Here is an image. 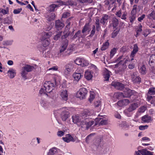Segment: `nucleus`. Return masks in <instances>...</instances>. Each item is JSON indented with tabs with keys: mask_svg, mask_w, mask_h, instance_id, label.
<instances>
[{
	"mask_svg": "<svg viewBox=\"0 0 155 155\" xmlns=\"http://www.w3.org/2000/svg\"><path fill=\"white\" fill-rule=\"evenodd\" d=\"M73 122L78 125L81 126V127L85 129H87L90 126L95 123L93 121H90L88 118H85L82 115H75L72 116Z\"/></svg>",
	"mask_w": 155,
	"mask_h": 155,
	"instance_id": "obj_1",
	"label": "nucleus"
},
{
	"mask_svg": "<svg viewBox=\"0 0 155 155\" xmlns=\"http://www.w3.org/2000/svg\"><path fill=\"white\" fill-rule=\"evenodd\" d=\"M133 91L128 88H126L123 93L119 92L115 93L114 95L117 98H119V97H129L133 93Z\"/></svg>",
	"mask_w": 155,
	"mask_h": 155,
	"instance_id": "obj_2",
	"label": "nucleus"
},
{
	"mask_svg": "<svg viewBox=\"0 0 155 155\" xmlns=\"http://www.w3.org/2000/svg\"><path fill=\"white\" fill-rule=\"evenodd\" d=\"M56 84H54L51 82L46 81L44 84V87L47 93L52 94L54 93V89Z\"/></svg>",
	"mask_w": 155,
	"mask_h": 155,
	"instance_id": "obj_3",
	"label": "nucleus"
},
{
	"mask_svg": "<svg viewBox=\"0 0 155 155\" xmlns=\"http://www.w3.org/2000/svg\"><path fill=\"white\" fill-rule=\"evenodd\" d=\"M87 93L88 91L86 88H82L77 92L76 97L81 99H84L85 98Z\"/></svg>",
	"mask_w": 155,
	"mask_h": 155,
	"instance_id": "obj_4",
	"label": "nucleus"
},
{
	"mask_svg": "<svg viewBox=\"0 0 155 155\" xmlns=\"http://www.w3.org/2000/svg\"><path fill=\"white\" fill-rule=\"evenodd\" d=\"M132 81L134 83H140L141 82V78L137 71L132 73L131 75Z\"/></svg>",
	"mask_w": 155,
	"mask_h": 155,
	"instance_id": "obj_5",
	"label": "nucleus"
},
{
	"mask_svg": "<svg viewBox=\"0 0 155 155\" xmlns=\"http://www.w3.org/2000/svg\"><path fill=\"white\" fill-rule=\"evenodd\" d=\"M73 68V63H69L67 64L65 66V70L64 73L66 75H68L71 72Z\"/></svg>",
	"mask_w": 155,
	"mask_h": 155,
	"instance_id": "obj_6",
	"label": "nucleus"
},
{
	"mask_svg": "<svg viewBox=\"0 0 155 155\" xmlns=\"http://www.w3.org/2000/svg\"><path fill=\"white\" fill-rule=\"evenodd\" d=\"M60 95L62 100L67 101L68 95L67 90L66 89L63 88L60 91Z\"/></svg>",
	"mask_w": 155,
	"mask_h": 155,
	"instance_id": "obj_7",
	"label": "nucleus"
},
{
	"mask_svg": "<svg viewBox=\"0 0 155 155\" xmlns=\"http://www.w3.org/2000/svg\"><path fill=\"white\" fill-rule=\"evenodd\" d=\"M137 5H134V8L131 11V15L130 17V21L132 23L135 20L136 16Z\"/></svg>",
	"mask_w": 155,
	"mask_h": 155,
	"instance_id": "obj_8",
	"label": "nucleus"
},
{
	"mask_svg": "<svg viewBox=\"0 0 155 155\" xmlns=\"http://www.w3.org/2000/svg\"><path fill=\"white\" fill-rule=\"evenodd\" d=\"M94 110L86 109L84 110L82 113V115L84 117H85L86 118H87V117L94 115Z\"/></svg>",
	"mask_w": 155,
	"mask_h": 155,
	"instance_id": "obj_9",
	"label": "nucleus"
},
{
	"mask_svg": "<svg viewBox=\"0 0 155 155\" xmlns=\"http://www.w3.org/2000/svg\"><path fill=\"white\" fill-rule=\"evenodd\" d=\"M84 71L82 69H81L79 72H75L73 75V77L74 79L77 81H78L80 78L82 77L83 76V73Z\"/></svg>",
	"mask_w": 155,
	"mask_h": 155,
	"instance_id": "obj_10",
	"label": "nucleus"
},
{
	"mask_svg": "<svg viewBox=\"0 0 155 155\" xmlns=\"http://www.w3.org/2000/svg\"><path fill=\"white\" fill-rule=\"evenodd\" d=\"M45 16L47 20L49 21L54 20L56 17V15L54 13L50 12L46 13Z\"/></svg>",
	"mask_w": 155,
	"mask_h": 155,
	"instance_id": "obj_11",
	"label": "nucleus"
},
{
	"mask_svg": "<svg viewBox=\"0 0 155 155\" xmlns=\"http://www.w3.org/2000/svg\"><path fill=\"white\" fill-rule=\"evenodd\" d=\"M111 85L115 88L120 90H122L124 87V85L123 84L117 82H112Z\"/></svg>",
	"mask_w": 155,
	"mask_h": 155,
	"instance_id": "obj_12",
	"label": "nucleus"
},
{
	"mask_svg": "<svg viewBox=\"0 0 155 155\" xmlns=\"http://www.w3.org/2000/svg\"><path fill=\"white\" fill-rule=\"evenodd\" d=\"M55 25L56 28L58 30L61 29L64 26V23L59 20L55 21Z\"/></svg>",
	"mask_w": 155,
	"mask_h": 155,
	"instance_id": "obj_13",
	"label": "nucleus"
},
{
	"mask_svg": "<svg viewBox=\"0 0 155 155\" xmlns=\"http://www.w3.org/2000/svg\"><path fill=\"white\" fill-rule=\"evenodd\" d=\"M138 104L137 103H134L130 105L129 107L128 108L127 110L124 111V112H126L127 111L131 112L135 110L137 107H138Z\"/></svg>",
	"mask_w": 155,
	"mask_h": 155,
	"instance_id": "obj_14",
	"label": "nucleus"
},
{
	"mask_svg": "<svg viewBox=\"0 0 155 155\" xmlns=\"http://www.w3.org/2000/svg\"><path fill=\"white\" fill-rule=\"evenodd\" d=\"M129 101L127 99L120 100L117 103V105L120 107L125 106L129 103Z\"/></svg>",
	"mask_w": 155,
	"mask_h": 155,
	"instance_id": "obj_15",
	"label": "nucleus"
},
{
	"mask_svg": "<svg viewBox=\"0 0 155 155\" xmlns=\"http://www.w3.org/2000/svg\"><path fill=\"white\" fill-rule=\"evenodd\" d=\"M141 120L143 122L147 123H150L152 120L151 117L148 115H146L143 116Z\"/></svg>",
	"mask_w": 155,
	"mask_h": 155,
	"instance_id": "obj_16",
	"label": "nucleus"
},
{
	"mask_svg": "<svg viewBox=\"0 0 155 155\" xmlns=\"http://www.w3.org/2000/svg\"><path fill=\"white\" fill-rule=\"evenodd\" d=\"M69 117V113L66 110H63L61 115V117L62 120L65 121Z\"/></svg>",
	"mask_w": 155,
	"mask_h": 155,
	"instance_id": "obj_17",
	"label": "nucleus"
},
{
	"mask_svg": "<svg viewBox=\"0 0 155 155\" xmlns=\"http://www.w3.org/2000/svg\"><path fill=\"white\" fill-rule=\"evenodd\" d=\"M68 45V42L66 40L63 42L60 48V52L61 53L64 51L67 48Z\"/></svg>",
	"mask_w": 155,
	"mask_h": 155,
	"instance_id": "obj_18",
	"label": "nucleus"
},
{
	"mask_svg": "<svg viewBox=\"0 0 155 155\" xmlns=\"http://www.w3.org/2000/svg\"><path fill=\"white\" fill-rule=\"evenodd\" d=\"M109 18V17L107 15H104L100 20L101 23L103 25H105V24L108 22V20Z\"/></svg>",
	"mask_w": 155,
	"mask_h": 155,
	"instance_id": "obj_19",
	"label": "nucleus"
},
{
	"mask_svg": "<svg viewBox=\"0 0 155 155\" xmlns=\"http://www.w3.org/2000/svg\"><path fill=\"white\" fill-rule=\"evenodd\" d=\"M63 140L65 142L69 143L70 141H74L73 138L70 134H68L66 135L65 137L62 138Z\"/></svg>",
	"mask_w": 155,
	"mask_h": 155,
	"instance_id": "obj_20",
	"label": "nucleus"
},
{
	"mask_svg": "<svg viewBox=\"0 0 155 155\" xmlns=\"http://www.w3.org/2000/svg\"><path fill=\"white\" fill-rule=\"evenodd\" d=\"M58 149L54 147L50 149L47 153V155H54L58 152Z\"/></svg>",
	"mask_w": 155,
	"mask_h": 155,
	"instance_id": "obj_21",
	"label": "nucleus"
},
{
	"mask_svg": "<svg viewBox=\"0 0 155 155\" xmlns=\"http://www.w3.org/2000/svg\"><path fill=\"white\" fill-rule=\"evenodd\" d=\"M119 127L124 130H127L129 127V125L125 121L122 122L119 124Z\"/></svg>",
	"mask_w": 155,
	"mask_h": 155,
	"instance_id": "obj_22",
	"label": "nucleus"
},
{
	"mask_svg": "<svg viewBox=\"0 0 155 155\" xmlns=\"http://www.w3.org/2000/svg\"><path fill=\"white\" fill-rule=\"evenodd\" d=\"M100 121L99 124L101 125H105L107 123V121L106 120H104L103 119L101 118H96L95 119L96 123L97 122V123H98Z\"/></svg>",
	"mask_w": 155,
	"mask_h": 155,
	"instance_id": "obj_23",
	"label": "nucleus"
},
{
	"mask_svg": "<svg viewBox=\"0 0 155 155\" xmlns=\"http://www.w3.org/2000/svg\"><path fill=\"white\" fill-rule=\"evenodd\" d=\"M138 50V47L137 44L134 45L133 49L130 54V57L133 58Z\"/></svg>",
	"mask_w": 155,
	"mask_h": 155,
	"instance_id": "obj_24",
	"label": "nucleus"
},
{
	"mask_svg": "<svg viewBox=\"0 0 155 155\" xmlns=\"http://www.w3.org/2000/svg\"><path fill=\"white\" fill-rule=\"evenodd\" d=\"M9 77L11 78H14L16 74V72L15 70L13 69L9 70L7 72Z\"/></svg>",
	"mask_w": 155,
	"mask_h": 155,
	"instance_id": "obj_25",
	"label": "nucleus"
},
{
	"mask_svg": "<svg viewBox=\"0 0 155 155\" xmlns=\"http://www.w3.org/2000/svg\"><path fill=\"white\" fill-rule=\"evenodd\" d=\"M84 76L85 78L88 80H91L93 77L92 73L91 71L89 70L85 72Z\"/></svg>",
	"mask_w": 155,
	"mask_h": 155,
	"instance_id": "obj_26",
	"label": "nucleus"
},
{
	"mask_svg": "<svg viewBox=\"0 0 155 155\" xmlns=\"http://www.w3.org/2000/svg\"><path fill=\"white\" fill-rule=\"evenodd\" d=\"M42 45L43 47H46L48 46L50 43L49 38L45 39L43 37L42 38Z\"/></svg>",
	"mask_w": 155,
	"mask_h": 155,
	"instance_id": "obj_27",
	"label": "nucleus"
},
{
	"mask_svg": "<svg viewBox=\"0 0 155 155\" xmlns=\"http://www.w3.org/2000/svg\"><path fill=\"white\" fill-rule=\"evenodd\" d=\"M140 153L142 155H153V152L148 151L146 149L140 150Z\"/></svg>",
	"mask_w": 155,
	"mask_h": 155,
	"instance_id": "obj_28",
	"label": "nucleus"
},
{
	"mask_svg": "<svg viewBox=\"0 0 155 155\" xmlns=\"http://www.w3.org/2000/svg\"><path fill=\"white\" fill-rule=\"evenodd\" d=\"M110 73L111 72L110 71L106 69L104 74L105 81H107L108 80Z\"/></svg>",
	"mask_w": 155,
	"mask_h": 155,
	"instance_id": "obj_29",
	"label": "nucleus"
},
{
	"mask_svg": "<svg viewBox=\"0 0 155 155\" xmlns=\"http://www.w3.org/2000/svg\"><path fill=\"white\" fill-rule=\"evenodd\" d=\"M22 68L28 72H31L34 69L33 66L28 64L25 65Z\"/></svg>",
	"mask_w": 155,
	"mask_h": 155,
	"instance_id": "obj_30",
	"label": "nucleus"
},
{
	"mask_svg": "<svg viewBox=\"0 0 155 155\" xmlns=\"http://www.w3.org/2000/svg\"><path fill=\"white\" fill-rule=\"evenodd\" d=\"M59 7V5L54 4L50 5L48 8V12H51L54 11L55 8Z\"/></svg>",
	"mask_w": 155,
	"mask_h": 155,
	"instance_id": "obj_31",
	"label": "nucleus"
},
{
	"mask_svg": "<svg viewBox=\"0 0 155 155\" xmlns=\"http://www.w3.org/2000/svg\"><path fill=\"white\" fill-rule=\"evenodd\" d=\"M112 22V25L114 28H116L118 25V20L116 18H113Z\"/></svg>",
	"mask_w": 155,
	"mask_h": 155,
	"instance_id": "obj_32",
	"label": "nucleus"
},
{
	"mask_svg": "<svg viewBox=\"0 0 155 155\" xmlns=\"http://www.w3.org/2000/svg\"><path fill=\"white\" fill-rule=\"evenodd\" d=\"M125 59L124 58H123V56H121L119 57L117 59V61H118L119 62L116 65V66H118L120 64H124V61L123 60Z\"/></svg>",
	"mask_w": 155,
	"mask_h": 155,
	"instance_id": "obj_33",
	"label": "nucleus"
},
{
	"mask_svg": "<svg viewBox=\"0 0 155 155\" xmlns=\"http://www.w3.org/2000/svg\"><path fill=\"white\" fill-rule=\"evenodd\" d=\"M140 73L142 74H145L146 73V68L144 65H142L139 70Z\"/></svg>",
	"mask_w": 155,
	"mask_h": 155,
	"instance_id": "obj_34",
	"label": "nucleus"
},
{
	"mask_svg": "<svg viewBox=\"0 0 155 155\" xmlns=\"http://www.w3.org/2000/svg\"><path fill=\"white\" fill-rule=\"evenodd\" d=\"M109 45V43L108 42V41H107L106 42H105V43H104L102 47L101 48V50L102 51H104L105 50H106L107 49Z\"/></svg>",
	"mask_w": 155,
	"mask_h": 155,
	"instance_id": "obj_35",
	"label": "nucleus"
},
{
	"mask_svg": "<svg viewBox=\"0 0 155 155\" xmlns=\"http://www.w3.org/2000/svg\"><path fill=\"white\" fill-rule=\"evenodd\" d=\"M21 76L25 80L26 79V75L28 74V72L25 71L23 68L22 69V71L21 73Z\"/></svg>",
	"mask_w": 155,
	"mask_h": 155,
	"instance_id": "obj_36",
	"label": "nucleus"
},
{
	"mask_svg": "<svg viewBox=\"0 0 155 155\" xmlns=\"http://www.w3.org/2000/svg\"><path fill=\"white\" fill-rule=\"evenodd\" d=\"M109 148L108 147H106L104 148L103 150V154L105 155H109L110 153Z\"/></svg>",
	"mask_w": 155,
	"mask_h": 155,
	"instance_id": "obj_37",
	"label": "nucleus"
},
{
	"mask_svg": "<svg viewBox=\"0 0 155 155\" xmlns=\"http://www.w3.org/2000/svg\"><path fill=\"white\" fill-rule=\"evenodd\" d=\"M89 64L88 61L87 60L84 58H82V64L81 66L84 67L87 66Z\"/></svg>",
	"mask_w": 155,
	"mask_h": 155,
	"instance_id": "obj_38",
	"label": "nucleus"
},
{
	"mask_svg": "<svg viewBox=\"0 0 155 155\" xmlns=\"http://www.w3.org/2000/svg\"><path fill=\"white\" fill-rule=\"evenodd\" d=\"M155 63V54L152 55L150 58L149 63Z\"/></svg>",
	"mask_w": 155,
	"mask_h": 155,
	"instance_id": "obj_39",
	"label": "nucleus"
},
{
	"mask_svg": "<svg viewBox=\"0 0 155 155\" xmlns=\"http://www.w3.org/2000/svg\"><path fill=\"white\" fill-rule=\"evenodd\" d=\"M51 35L52 33L51 32H45L42 38L44 37L45 39L49 38Z\"/></svg>",
	"mask_w": 155,
	"mask_h": 155,
	"instance_id": "obj_40",
	"label": "nucleus"
},
{
	"mask_svg": "<svg viewBox=\"0 0 155 155\" xmlns=\"http://www.w3.org/2000/svg\"><path fill=\"white\" fill-rule=\"evenodd\" d=\"M76 5V3L72 1L68 0L66 2H65V5Z\"/></svg>",
	"mask_w": 155,
	"mask_h": 155,
	"instance_id": "obj_41",
	"label": "nucleus"
},
{
	"mask_svg": "<svg viewBox=\"0 0 155 155\" xmlns=\"http://www.w3.org/2000/svg\"><path fill=\"white\" fill-rule=\"evenodd\" d=\"M40 103L41 105L43 106H47L49 104L48 102L45 99H42L40 101Z\"/></svg>",
	"mask_w": 155,
	"mask_h": 155,
	"instance_id": "obj_42",
	"label": "nucleus"
},
{
	"mask_svg": "<svg viewBox=\"0 0 155 155\" xmlns=\"http://www.w3.org/2000/svg\"><path fill=\"white\" fill-rule=\"evenodd\" d=\"M74 63L78 65H81V66L82 64V58H78L75 60L74 61Z\"/></svg>",
	"mask_w": 155,
	"mask_h": 155,
	"instance_id": "obj_43",
	"label": "nucleus"
},
{
	"mask_svg": "<svg viewBox=\"0 0 155 155\" xmlns=\"http://www.w3.org/2000/svg\"><path fill=\"white\" fill-rule=\"evenodd\" d=\"M89 30V24L87 23L85 24L82 30V32L83 33H84Z\"/></svg>",
	"mask_w": 155,
	"mask_h": 155,
	"instance_id": "obj_44",
	"label": "nucleus"
},
{
	"mask_svg": "<svg viewBox=\"0 0 155 155\" xmlns=\"http://www.w3.org/2000/svg\"><path fill=\"white\" fill-rule=\"evenodd\" d=\"M95 97L94 93V92H91L89 98V101L91 102Z\"/></svg>",
	"mask_w": 155,
	"mask_h": 155,
	"instance_id": "obj_45",
	"label": "nucleus"
},
{
	"mask_svg": "<svg viewBox=\"0 0 155 155\" xmlns=\"http://www.w3.org/2000/svg\"><path fill=\"white\" fill-rule=\"evenodd\" d=\"M12 41H3V44L4 45H10L12 44Z\"/></svg>",
	"mask_w": 155,
	"mask_h": 155,
	"instance_id": "obj_46",
	"label": "nucleus"
},
{
	"mask_svg": "<svg viewBox=\"0 0 155 155\" xmlns=\"http://www.w3.org/2000/svg\"><path fill=\"white\" fill-rule=\"evenodd\" d=\"M46 91L45 89H44L43 88H41L40 89L39 91V94L41 95H42L43 94H46L48 96V94L46 93Z\"/></svg>",
	"mask_w": 155,
	"mask_h": 155,
	"instance_id": "obj_47",
	"label": "nucleus"
},
{
	"mask_svg": "<svg viewBox=\"0 0 155 155\" xmlns=\"http://www.w3.org/2000/svg\"><path fill=\"white\" fill-rule=\"evenodd\" d=\"M63 35L61 36L62 39H64L67 38L69 35V33H68V31H64L63 33Z\"/></svg>",
	"mask_w": 155,
	"mask_h": 155,
	"instance_id": "obj_48",
	"label": "nucleus"
},
{
	"mask_svg": "<svg viewBox=\"0 0 155 155\" xmlns=\"http://www.w3.org/2000/svg\"><path fill=\"white\" fill-rule=\"evenodd\" d=\"M62 33V32L61 31H59L54 37V39L56 40H58L61 35Z\"/></svg>",
	"mask_w": 155,
	"mask_h": 155,
	"instance_id": "obj_49",
	"label": "nucleus"
},
{
	"mask_svg": "<svg viewBox=\"0 0 155 155\" xmlns=\"http://www.w3.org/2000/svg\"><path fill=\"white\" fill-rule=\"evenodd\" d=\"M81 31H78L74 35L73 37V38L75 39L77 38H80L81 37Z\"/></svg>",
	"mask_w": 155,
	"mask_h": 155,
	"instance_id": "obj_50",
	"label": "nucleus"
},
{
	"mask_svg": "<svg viewBox=\"0 0 155 155\" xmlns=\"http://www.w3.org/2000/svg\"><path fill=\"white\" fill-rule=\"evenodd\" d=\"M148 94L150 95H154L155 94V91L153 88H150L149 90Z\"/></svg>",
	"mask_w": 155,
	"mask_h": 155,
	"instance_id": "obj_51",
	"label": "nucleus"
},
{
	"mask_svg": "<svg viewBox=\"0 0 155 155\" xmlns=\"http://www.w3.org/2000/svg\"><path fill=\"white\" fill-rule=\"evenodd\" d=\"M146 107L144 106L140 107L138 110V112L140 113H143L146 110Z\"/></svg>",
	"mask_w": 155,
	"mask_h": 155,
	"instance_id": "obj_52",
	"label": "nucleus"
},
{
	"mask_svg": "<svg viewBox=\"0 0 155 155\" xmlns=\"http://www.w3.org/2000/svg\"><path fill=\"white\" fill-rule=\"evenodd\" d=\"M116 52V49L115 48L112 49L110 52V56L111 57H113Z\"/></svg>",
	"mask_w": 155,
	"mask_h": 155,
	"instance_id": "obj_53",
	"label": "nucleus"
},
{
	"mask_svg": "<svg viewBox=\"0 0 155 155\" xmlns=\"http://www.w3.org/2000/svg\"><path fill=\"white\" fill-rule=\"evenodd\" d=\"M65 131H62L61 130H59L57 133V135L58 137H62L64 134Z\"/></svg>",
	"mask_w": 155,
	"mask_h": 155,
	"instance_id": "obj_54",
	"label": "nucleus"
},
{
	"mask_svg": "<svg viewBox=\"0 0 155 155\" xmlns=\"http://www.w3.org/2000/svg\"><path fill=\"white\" fill-rule=\"evenodd\" d=\"M95 27L94 25H93L92 28V30L91 31V34L89 35L90 37H92L95 34Z\"/></svg>",
	"mask_w": 155,
	"mask_h": 155,
	"instance_id": "obj_55",
	"label": "nucleus"
},
{
	"mask_svg": "<svg viewBox=\"0 0 155 155\" xmlns=\"http://www.w3.org/2000/svg\"><path fill=\"white\" fill-rule=\"evenodd\" d=\"M148 127V126L147 125L144 126L141 125L139 127V129L140 130H142L147 129Z\"/></svg>",
	"mask_w": 155,
	"mask_h": 155,
	"instance_id": "obj_56",
	"label": "nucleus"
},
{
	"mask_svg": "<svg viewBox=\"0 0 155 155\" xmlns=\"http://www.w3.org/2000/svg\"><path fill=\"white\" fill-rule=\"evenodd\" d=\"M22 10V9L21 8L15 9L14 10L13 12L14 14H18L21 12Z\"/></svg>",
	"mask_w": 155,
	"mask_h": 155,
	"instance_id": "obj_57",
	"label": "nucleus"
},
{
	"mask_svg": "<svg viewBox=\"0 0 155 155\" xmlns=\"http://www.w3.org/2000/svg\"><path fill=\"white\" fill-rule=\"evenodd\" d=\"M142 26L141 24H140L139 25V28L137 29V35H136V37H137V35L138 34L139 32H140L142 31Z\"/></svg>",
	"mask_w": 155,
	"mask_h": 155,
	"instance_id": "obj_58",
	"label": "nucleus"
},
{
	"mask_svg": "<svg viewBox=\"0 0 155 155\" xmlns=\"http://www.w3.org/2000/svg\"><path fill=\"white\" fill-rule=\"evenodd\" d=\"M70 15V13L69 12H65L62 15V18H66L69 17Z\"/></svg>",
	"mask_w": 155,
	"mask_h": 155,
	"instance_id": "obj_59",
	"label": "nucleus"
},
{
	"mask_svg": "<svg viewBox=\"0 0 155 155\" xmlns=\"http://www.w3.org/2000/svg\"><path fill=\"white\" fill-rule=\"evenodd\" d=\"M80 2L84 3L86 2H87L89 3H91L93 1V0H78Z\"/></svg>",
	"mask_w": 155,
	"mask_h": 155,
	"instance_id": "obj_60",
	"label": "nucleus"
},
{
	"mask_svg": "<svg viewBox=\"0 0 155 155\" xmlns=\"http://www.w3.org/2000/svg\"><path fill=\"white\" fill-rule=\"evenodd\" d=\"M101 102L100 101H97L95 103V107H99L101 106Z\"/></svg>",
	"mask_w": 155,
	"mask_h": 155,
	"instance_id": "obj_61",
	"label": "nucleus"
},
{
	"mask_svg": "<svg viewBox=\"0 0 155 155\" xmlns=\"http://www.w3.org/2000/svg\"><path fill=\"white\" fill-rule=\"evenodd\" d=\"M0 11L1 12V13H2V14H3V15H5L7 14L8 12V11H7L6 10L1 8H0Z\"/></svg>",
	"mask_w": 155,
	"mask_h": 155,
	"instance_id": "obj_62",
	"label": "nucleus"
},
{
	"mask_svg": "<svg viewBox=\"0 0 155 155\" xmlns=\"http://www.w3.org/2000/svg\"><path fill=\"white\" fill-rule=\"evenodd\" d=\"M145 15L144 14H143L142 16L138 18V20L141 22L143 19L145 18Z\"/></svg>",
	"mask_w": 155,
	"mask_h": 155,
	"instance_id": "obj_63",
	"label": "nucleus"
},
{
	"mask_svg": "<svg viewBox=\"0 0 155 155\" xmlns=\"http://www.w3.org/2000/svg\"><path fill=\"white\" fill-rule=\"evenodd\" d=\"M114 116L117 119H120L121 118L120 115L118 112H116Z\"/></svg>",
	"mask_w": 155,
	"mask_h": 155,
	"instance_id": "obj_64",
	"label": "nucleus"
}]
</instances>
